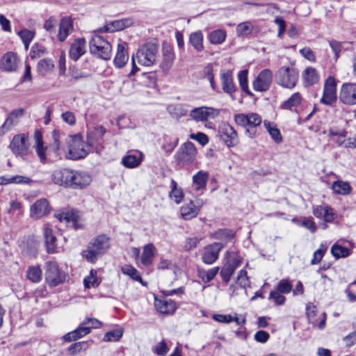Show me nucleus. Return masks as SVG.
I'll use <instances>...</instances> for the list:
<instances>
[{
    "label": "nucleus",
    "mask_w": 356,
    "mask_h": 356,
    "mask_svg": "<svg viewBox=\"0 0 356 356\" xmlns=\"http://www.w3.org/2000/svg\"><path fill=\"white\" fill-rule=\"evenodd\" d=\"M219 268L214 267L207 270H199L198 275L204 282L207 283L211 282L216 277Z\"/></svg>",
    "instance_id": "obj_46"
},
{
    "label": "nucleus",
    "mask_w": 356,
    "mask_h": 356,
    "mask_svg": "<svg viewBox=\"0 0 356 356\" xmlns=\"http://www.w3.org/2000/svg\"><path fill=\"white\" fill-rule=\"evenodd\" d=\"M134 23V20L131 17L117 19L106 24L103 27L98 29L97 32L112 33L119 31L131 26Z\"/></svg>",
    "instance_id": "obj_15"
},
{
    "label": "nucleus",
    "mask_w": 356,
    "mask_h": 356,
    "mask_svg": "<svg viewBox=\"0 0 356 356\" xmlns=\"http://www.w3.org/2000/svg\"><path fill=\"white\" fill-rule=\"evenodd\" d=\"M63 134L60 133L59 131L54 130L51 133V136L53 138V143L50 145L49 149L52 150L54 153L58 154V150L60 147V138Z\"/></svg>",
    "instance_id": "obj_55"
},
{
    "label": "nucleus",
    "mask_w": 356,
    "mask_h": 356,
    "mask_svg": "<svg viewBox=\"0 0 356 356\" xmlns=\"http://www.w3.org/2000/svg\"><path fill=\"white\" fill-rule=\"evenodd\" d=\"M88 348V344L86 341H79L71 344L67 351L71 355H75L79 353L81 350H86Z\"/></svg>",
    "instance_id": "obj_50"
},
{
    "label": "nucleus",
    "mask_w": 356,
    "mask_h": 356,
    "mask_svg": "<svg viewBox=\"0 0 356 356\" xmlns=\"http://www.w3.org/2000/svg\"><path fill=\"white\" fill-rule=\"evenodd\" d=\"M218 136L220 140L229 148L236 146L239 143L236 131L228 123H222L219 126Z\"/></svg>",
    "instance_id": "obj_7"
},
{
    "label": "nucleus",
    "mask_w": 356,
    "mask_h": 356,
    "mask_svg": "<svg viewBox=\"0 0 356 356\" xmlns=\"http://www.w3.org/2000/svg\"><path fill=\"white\" fill-rule=\"evenodd\" d=\"M73 174L71 187L72 188H82L89 185L92 181L90 175L86 172L73 170Z\"/></svg>",
    "instance_id": "obj_26"
},
{
    "label": "nucleus",
    "mask_w": 356,
    "mask_h": 356,
    "mask_svg": "<svg viewBox=\"0 0 356 356\" xmlns=\"http://www.w3.org/2000/svg\"><path fill=\"white\" fill-rule=\"evenodd\" d=\"M264 126L269 133L271 138L276 143H280L282 141V136L280 131L271 122L264 121Z\"/></svg>",
    "instance_id": "obj_40"
},
{
    "label": "nucleus",
    "mask_w": 356,
    "mask_h": 356,
    "mask_svg": "<svg viewBox=\"0 0 356 356\" xmlns=\"http://www.w3.org/2000/svg\"><path fill=\"white\" fill-rule=\"evenodd\" d=\"M168 112L176 118H181L187 114V110L181 104L170 105L168 107Z\"/></svg>",
    "instance_id": "obj_54"
},
{
    "label": "nucleus",
    "mask_w": 356,
    "mask_h": 356,
    "mask_svg": "<svg viewBox=\"0 0 356 356\" xmlns=\"http://www.w3.org/2000/svg\"><path fill=\"white\" fill-rule=\"evenodd\" d=\"M268 299L272 300L276 305H283L286 301V298L282 293L276 290L270 293Z\"/></svg>",
    "instance_id": "obj_58"
},
{
    "label": "nucleus",
    "mask_w": 356,
    "mask_h": 356,
    "mask_svg": "<svg viewBox=\"0 0 356 356\" xmlns=\"http://www.w3.org/2000/svg\"><path fill=\"white\" fill-rule=\"evenodd\" d=\"M26 277L31 282L38 283L42 279V270L39 266H31L26 271Z\"/></svg>",
    "instance_id": "obj_43"
},
{
    "label": "nucleus",
    "mask_w": 356,
    "mask_h": 356,
    "mask_svg": "<svg viewBox=\"0 0 356 356\" xmlns=\"http://www.w3.org/2000/svg\"><path fill=\"white\" fill-rule=\"evenodd\" d=\"M110 237L101 234L95 237L82 252V256L88 262L95 264L98 257L104 254L110 248Z\"/></svg>",
    "instance_id": "obj_1"
},
{
    "label": "nucleus",
    "mask_w": 356,
    "mask_h": 356,
    "mask_svg": "<svg viewBox=\"0 0 356 356\" xmlns=\"http://www.w3.org/2000/svg\"><path fill=\"white\" fill-rule=\"evenodd\" d=\"M155 247L153 244L149 243L143 248V252L141 257V262L145 266H149L152 264L154 256Z\"/></svg>",
    "instance_id": "obj_36"
},
{
    "label": "nucleus",
    "mask_w": 356,
    "mask_h": 356,
    "mask_svg": "<svg viewBox=\"0 0 356 356\" xmlns=\"http://www.w3.org/2000/svg\"><path fill=\"white\" fill-rule=\"evenodd\" d=\"M159 43L154 40L145 43L138 49L136 58L138 63L145 66H151L156 60Z\"/></svg>",
    "instance_id": "obj_3"
},
{
    "label": "nucleus",
    "mask_w": 356,
    "mask_h": 356,
    "mask_svg": "<svg viewBox=\"0 0 356 356\" xmlns=\"http://www.w3.org/2000/svg\"><path fill=\"white\" fill-rule=\"evenodd\" d=\"M197 149L190 141L182 144L174 156L178 168H184L193 163L196 159Z\"/></svg>",
    "instance_id": "obj_2"
},
{
    "label": "nucleus",
    "mask_w": 356,
    "mask_h": 356,
    "mask_svg": "<svg viewBox=\"0 0 356 356\" xmlns=\"http://www.w3.org/2000/svg\"><path fill=\"white\" fill-rule=\"evenodd\" d=\"M90 333V328L86 326L82 325V323L74 330L67 333L63 336V339L65 341L71 342L76 341L77 339L87 335Z\"/></svg>",
    "instance_id": "obj_33"
},
{
    "label": "nucleus",
    "mask_w": 356,
    "mask_h": 356,
    "mask_svg": "<svg viewBox=\"0 0 356 356\" xmlns=\"http://www.w3.org/2000/svg\"><path fill=\"white\" fill-rule=\"evenodd\" d=\"M220 81L223 92L229 95L232 99H234L233 94L237 88L234 83L232 72L229 70L222 71L220 73Z\"/></svg>",
    "instance_id": "obj_19"
},
{
    "label": "nucleus",
    "mask_w": 356,
    "mask_h": 356,
    "mask_svg": "<svg viewBox=\"0 0 356 356\" xmlns=\"http://www.w3.org/2000/svg\"><path fill=\"white\" fill-rule=\"evenodd\" d=\"M72 176H74L72 170L63 168L56 170L52 172L51 180L58 186L71 188Z\"/></svg>",
    "instance_id": "obj_14"
},
{
    "label": "nucleus",
    "mask_w": 356,
    "mask_h": 356,
    "mask_svg": "<svg viewBox=\"0 0 356 356\" xmlns=\"http://www.w3.org/2000/svg\"><path fill=\"white\" fill-rule=\"evenodd\" d=\"M17 54L11 51L6 53L3 56L0 61L1 69L6 72H13L17 69Z\"/></svg>",
    "instance_id": "obj_25"
},
{
    "label": "nucleus",
    "mask_w": 356,
    "mask_h": 356,
    "mask_svg": "<svg viewBox=\"0 0 356 356\" xmlns=\"http://www.w3.org/2000/svg\"><path fill=\"white\" fill-rule=\"evenodd\" d=\"M51 209L47 199L38 200L30 208V216L35 219H40L47 216Z\"/></svg>",
    "instance_id": "obj_17"
},
{
    "label": "nucleus",
    "mask_w": 356,
    "mask_h": 356,
    "mask_svg": "<svg viewBox=\"0 0 356 356\" xmlns=\"http://www.w3.org/2000/svg\"><path fill=\"white\" fill-rule=\"evenodd\" d=\"M225 247L222 243H213L204 248L202 255V261L205 264H213L219 257V252Z\"/></svg>",
    "instance_id": "obj_13"
},
{
    "label": "nucleus",
    "mask_w": 356,
    "mask_h": 356,
    "mask_svg": "<svg viewBox=\"0 0 356 356\" xmlns=\"http://www.w3.org/2000/svg\"><path fill=\"white\" fill-rule=\"evenodd\" d=\"M32 182V179L28 177L22 175H14L9 176V184H30Z\"/></svg>",
    "instance_id": "obj_57"
},
{
    "label": "nucleus",
    "mask_w": 356,
    "mask_h": 356,
    "mask_svg": "<svg viewBox=\"0 0 356 356\" xmlns=\"http://www.w3.org/2000/svg\"><path fill=\"white\" fill-rule=\"evenodd\" d=\"M175 58L173 49L170 45H165L163 47V59L160 67L163 71H168L174 63Z\"/></svg>",
    "instance_id": "obj_28"
},
{
    "label": "nucleus",
    "mask_w": 356,
    "mask_h": 356,
    "mask_svg": "<svg viewBox=\"0 0 356 356\" xmlns=\"http://www.w3.org/2000/svg\"><path fill=\"white\" fill-rule=\"evenodd\" d=\"M238 79L239 85L242 90L244 91L246 94L252 95V94L251 93L248 88V70H244L240 71L238 74Z\"/></svg>",
    "instance_id": "obj_48"
},
{
    "label": "nucleus",
    "mask_w": 356,
    "mask_h": 356,
    "mask_svg": "<svg viewBox=\"0 0 356 356\" xmlns=\"http://www.w3.org/2000/svg\"><path fill=\"white\" fill-rule=\"evenodd\" d=\"M43 235L44 238V244L46 250L49 254H54L57 252V239L53 230L49 225H46L43 229Z\"/></svg>",
    "instance_id": "obj_22"
},
{
    "label": "nucleus",
    "mask_w": 356,
    "mask_h": 356,
    "mask_svg": "<svg viewBox=\"0 0 356 356\" xmlns=\"http://www.w3.org/2000/svg\"><path fill=\"white\" fill-rule=\"evenodd\" d=\"M121 270L123 274L129 275L136 281L140 282L143 285H146V283L143 282L140 273L134 267L129 265H125L122 267Z\"/></svg>",
    "instance_id": "obj_44"
},
{
    "label": "nucleus",
    "mask_w": 356,
    "mask_h": 356,
    "mask_svg": "<svg viewBox=\"0 0 356 356\" xmlns=\"http://www.w3.org/2000/svg\"><path fill=\"white\" fill-rule=\"evenodd\" d=\"M155 307L158 312L165 314H172L177 309L176 302L171 299H155Z\"/></svg>",
    "instance_id": "obj_27"
},
{
    "label": "nucleus",
    "mask_w": 356,
    "mask_h": 356,
    "mask_svg": "<svg viewBox=\"0 0 356 356\" xmlns=\"http://www.w3.org/2000/svg\"><path fill=\"white\" fill-rule=\"evenodd\" d=\"M211 236L212 238L220 241V243H224L225 245L234 239L235 233L229 229H219L212 233Z\"/></svg>",
    "instance_id": "obj_31"
},
{
    "label": "nucleus",
    "mask_w": 356,
    "mask_h": 356,
    "mask_svg": "<svg viewBox=\"0 0 356 356\" xmlns=\"http://www.w3.org/2000/svg\"><path fill=\"white\" fill-rule=\"evenodd\" d=\"M253 26L250 22H244L237 25L236 31L238 36H246L252 31Z\"/></svg>",
    "instance_id": "obj_49"
},
{
    "label": "nucleus",
    "mask_w": 356,
    "mask_h": 356,
    "mask_svg": "<svg viewBox=\"0 0 356 356\" xmlns=\"http://www.w3.org/2000/svg\"><path fill=\"white\" fill-rule=\"evenodd\" d=\"M302 101L300 92L293 93L287 100L284 101L280 106L282 109L291 110L293 107L299 106Z\"/></svg>",
    "instance_id": "obj_37"
},
{
    "label": "nucleus",
    "mask_w": 356,
    "mask_h": 356,
    "mask_svg": "<svg viewBox=\"0 0 356 356\" xmlns=\"http://www.w3.org/2000/svg\"><path fill=\"white\" fill-rule=\"evenodd\" d=\"M122 328L114 329L105 333L103 340L104 341H118L123 335Z\"/></svg>",
    "instance_id": "obj_47"
},
{
    "label": "nucleus",
    "mask_w": 356,
    "mask_h": 356,
    "mask_svg": "<svg viewBox=\"0 0 356 356\" xmlns=\"http://www.w3.org/2000/svg\"><path fill=\"white\" fill-rule=\"evenodd\" d=\"M298 78V70L290 67H281L275 74L276 83L288 89H293L296 86Z\"/></svg>",
    "instance_id": "obj_5"
},
{
    "label": "nucleus",
    "mask_w": 356,
    "mask_h": 356,
    "mask_svg": "<svg viewBox=\"0 0 356 356\" xmlns=\"http://www.w3.org/2000/svg\"><path fill=\"white\" fill-rule=\"evenodd\" d=\"M293 289V285L287 279L281 280L276 286V291L282 294L289 293Z\"/></svg>",
    "instance_id": "obj_53"
},
{
    "label": "nucleus",
    "mask_w": 356,
    "mask_h": 356,
    "mask_svg": "<svg viewBox=\"0 0 356 356\" xmlns=\"http://www.w3.org/2000/svg\"><path fill=\"white\" fill-rule=\"evenodd\" d=\"M226 32L222 29L211 31L209 35V40L213 44H222L226 38Z\"/></svg>",
    "instance_id": "obj_41"
},
{
    "label": "nucleus",
    "mask_w": 356,
    "mask_h": 356,
    "mask_svg": "<svg viewBox=\"0 0 356 356\" xmlns=\"http://www.w3.org/2000/svg\"><path fill=\"white\" fill-rule=\"evenodd\" d=\"M54 64L50 59L40 60L37 65L38 72L42 75H46L54 70Z\"/></svg>",
    "instance_id": "obj_45"
},
{
    "label": "nucleus",
    "mask_w": 356,
    "mask_h": 356,
    "mask_svg": "<svg viewBox=\"0 0 356 356\" xmlns=\"http://www.w3.org/2000/svg\"><path fill=\"white\" fill-rule=\"evenodd\" d=\"M202 206V200H197L196 201L190 200L188 202L185 203L180 209V212L182 218L188 220L197 216Z\"/></svg>",
    "instance_id": "obj_18"
},
{
    "label": "nucleus",
    "mask_w": 356,
    "mask_h": 356,
    "mask_svg": "<svg viewBox=\"0 0 356 356\" xmlns=\"http://www.w3.org/2000/svg\"><path fill=\"white\" fill-rule=\"evenodd\" d=\"M74 31L73 21L70 17H62L59 23L58 33L56 34L60 42H64L67 36Z\"/></svg>",
    "instance_id": "obj_21"
},
{
    "label": "nucleus",
    "mask_w": 356,
    "mask_h": 356,
    "mask_svg": "<svg viewBox=\"0 0 356 356\" xmlns=\"http://www.w3.org/2000/svg\"><path fill=\"white\" fill-rule=\"evenodd\" d=\"M331 253L336 258H346L351 254V251L346 247L334 243L331 248Z\"/></svg>",
    "instance_id": "obj_42"
},
{
    "label": "nucleus",
    "mask_w": 356,
    "mask_h": 356,
    "mask_svg": "<svg viewBox=\"0 0 356 356\" xmlns=\"http://www.w3.org/2000/svg\"><path fill=\"white\" fill-rule=\"evenodd\" d=\"M54 217L60 222H65L67 226H72L75 230L81 227L79 223L80 216L77 210H62L54 213Z\"/></svg>",
    "instance_id": "obj_11"
},
{
    "label": "nucleus",
    "mask_w": 356,
    "mask_h": 356,
    "mask_svg": "<svg viewBox=\"0 0 356 356\" xmlns=\"http://www.w3.org/2000/svg\"><path fill=\"white\" fill-rule=\"evenodd\" d=\"M17 123V122L15 121L14 118L8 115L4 123L1 127L0 134H4L6 132L10 131Z\"/></svg>",
    "instance_id": "obj_61"
},
{
    "label": "nucleus",
    "mask_w": 356,
    "mask_h": 356,
    "mask_svg": "<svg viewBox=\"0 0 356 356\" xmlns=\"http://www.w3.org/2000/svg\"><path fill=\"white\" fill-rule=\"evenodd\" d=\"M143 160V155L140 152H136L134 154H129L122 159V165L128 168L138 167Z\"/></svg>",
    "instance_id": "obj_29"
},
{
    "label": "nucleus",
    "mask_w": 356,
    "mask_h": 356,
    "mask_svg": "<svg viewBox=\"0 0 356 356\" xmlns=\"http://www.w3.org/2000/svg\"><path fill=\"white\" fill-rule=\"evenodd\" d=\"M236 283L243 289H246V287L250 286V282L248 277L247 271L245 269H241L238 273Z\"/></svg>",
    "instance_id": "obj_51"
},
{
    "label": "nucleus",
    "mask_w": 356,
    "mask_h": 356,
    "mask_svg": "<svg viewBox=\"0 0 356 356\" xmlns=\"http://www.w3.org/2000/svg\"><path fill=\"white\" fill-rule=\"evenodd\" d=\"M86 53V40L84 38H76L71 44L69 56L74 61L78 60Z\"/></svg>",
    "instance_id": "obj_23"
},
{
    "label": "nucleus",
    "mask_w": 356,
    "mask_h": 356,
    "mask_svg": "<svg viewBox=\"0 0 356 356\" xmlns=\"http://www.w3.org/2000/svg\"><path fill=\"white\" fill-rule=\"evenodd\" d=\"M57 25V20L55 17H50L44 23V29L47 31L51 35H56V27Z\"/></svg>",
    "instance_id": "obj_59"
},
{
    "label": "nucleus",
    "mask_w": 356,
    "mask_h": 356,
    "mask_svg": "<svg viewBox=\"0 0 356 356\" xmlns=\"http://www.w3.org/2000/svg\"><path fill=\"white\" fill-rule=\"evenodd\" d=\"M46 51V48L42 44L39 43L34 44L30 51V57L32 59H35L39 58L44 54Z\"/></svg>",
    "instance_id": "obj_56"
},
{
    "label": "nucleus",
    "mask_w": 356,
    "mask_h": 356,
    "mask_svg": "<svg viewBox=\"0 0 356 356\" xmlns=\"http://www.w3.org/2000/svg\"><path fill=\"white\" fill-rule=\"evenodd\" d=\"M339 98L344 104H356V83H343L339 91Z\"/></svg>",
    "instance_id": "obj_12"
},
{
    "label": "nucleus",
    "mask_w": 356,
    "mask_h": 356,
    "mask_svg": "<svg viewBox=\"0 0 356 356\" xmlns=\"http://www.w3.org/2000/svg\"><path fill=\"white\" fill-rule=\"evenodd\" d=\"M44 268L45 281L50 287H55L65 282V273L59 268L56 261H47Z\"/></svg>",
    "instance_id": "obj_6"
},
{
    "label": "nucleus",
    "mask_w": 356,
    "mask_h": 356,
    "mask_svg": "<svg viewBox=\"0 0 356 356\" xmlns=\"http://www.w3.org/2000/svg\"><path fill=\"white\" fill-rule=\"evenodd\" d=\"M152 351L159 356L165 355L169 351V348L167 343L163 340L158 343L152 349Z\"/></svg>",
    "instance_id": "obj_60"
},
{
    "label": "nucleus",
    "mask_w": 356,
    "mask_h": 356,
    "mask_svg": "<svg viewBox=\"0 0 356 356\" xmlns=\"http://www.w3.org/2000/svg\"><path fill=\"white\" fill-rule=\"evenodd\" d=\"M332 190L335 193L339 195H348L351 191V186L349 183L343 181H336L332 184Z\"/></svg>",
    "instance_id": "obj_39"
},
{
    "label": "nucleus",
    "mask_w": 356,
    "mask_h": 356,
    "mask_svg": "<svg viewBox=\"0 0 356 356\" xmlns=\"http://www.w3.org/2000/svg\"><path fill=\"white\" fill-rule=\"evenodd\" d=\"M329 44L334 54V60H337L342 49L341 42L334 40H332L329 41Z\"/></svg>",
    "instance_id": "obj_64"
},
{
    "label": "nucleus",
    "mask_w": 356,
    "mask_h": 356,
    "mask_svg": "<svg viewBox=\"0 0 356 356\" xmlns=\"http://www.w3.org/2000/svg\"><path fill=\"white\" fill-rule=\"evenodd\" d=\"M18 35L20 37L21 40L23 42H31L33 40L34 36H35V32L30 31L29 29H24L21 30L18 33Z\"/></svg>",
    "instance_id": "obj_62"
},
{
    "label": "nucleus",
    "mask_w": 356,
    "mask_h": 356,
    "mask_svg": "<svg viewBox=\"0 0 356 356\" xmlns=\"http://www.w3.org/2000/svg\"><path fill=\"white\" fill-rule=\"evenodd\" d=\"M302 79L306 86H313L319 81V75L315 68L307 67L302 72Z\"/></svg>",
    "instance_id": "obj_34"
},
{
    "label": "nucleus",
    "mask_w": 356,
    "mask_h": 356,
    "mask_svg": "<svg viewBox=\"0 0 356 356\" xmlns=\"http://www.w3.org/2000/svg\"><path fill=\"white\" fill-rule=\"evenodd\" d=\"M127 43L121 42L118 43L117 52L113 60L114 65L118 68L123 67L129 60V54L127 51Z\"/></svg>",
    "instance_id": "obj_24"
},
{
    "label": "nucleus",
    "mask_w": 356,
    "mask_h": 356,
    "mask_svg": "<svg viewBox=\"0 0 356 356\" xmlns=\"http://www.w3.org/2000/svg\"><path fill=\"white\" fill-rule=\"evenodd\" d=\"M234 272V267H232L229 264L226 263L220 272L222 281L227 284Z\"/></svg>",
    "instance_id": "obj_52"
},
{
    "label": "nucleus",
    "mask_w": 356,
    "mask_h": 356,
    "mask_svg": "<svg viewBox=\"0 0 356 356\" xmlns=\"http://www.w3.org/2000/svg\"><path fill=\"white\" fill-rule=\"evenodd\" d=\"M171 191L170 193V197L173 200L176 204H179L182 202L184 198L183 190L181 188L177 187V182L172 179L170 182Z\"/></svg>",
    "instance_id": "obj_38"
},
{
    "label": "nucleus",
    "mask_w": 356,
    "mask_h": 356,
    "mask_svg": "<svg viewBox=\"0 0 356 356\" xmlns=\"http://www.w3.org/2000/svg\"><path fill=\"white\" fill-rule=\"evenodd\" d=\"M72 143L69 144V151L67 158L72 160H78L85 158L88 151L86 149V145L83 140L78 136H74Z\"/></svg>",
    "instance_id": "obj_10"
},
{
    "label": "nucleus",
    "mask_w": 356,
    "mask_h": 356,
    "mask_svg": "<svg viewBox=\"0 0 356 356\" xmlns=\"http://www.w3.org/2000/svg\"><path fill=\"white\" fill-rule=\"evenodd\" d=\"M189 137L190 138L197 141L202 146H204L209 143V137L202 132L191 134Z\"/></svg>",
    "instance_id": "obj_63"
},
{
    "label": "nucleus",
    "mask_w": 356,
    "mask_h": 356,
    "mask_svg": "<svg viewBox=\"0 0 356 356\" xmlns=\"http://www.w3.org/2000/svg\"><path fill=\"white\" fill-rule=\"evenodd\" d=\"M90 52L91 54L102 60H109L111 56V44L104 40L102 36L94 35L89 42Z\"/></svg>",
    "instance_id": "obj_4"
},
{
    "label": "nucleus",
    "mask_w": 356,
    "mask_h": 356,
    "mask_svg": "<svg viewBox=\"0 0 356 356\" xmlns=\"http://www.w3.org/2000/svg\"><path fill=\"white\" fill-rule=\"evenodd\" d=\"M273 79V73L270 70H262L253 82L254 90L259 92L266 91L269 89Z\"/></svg>",
    "instance_id": "obj_16"
},
{
    "label": "nucleus",
    "mask_w": 356,
    "mask_h": 356,
    "mask_svg": "<svg viewBox=\"0 0 356 356\" xmlns=\"http://www.w3.org/2000/svg\"><path fill=\"white\" fill-rule=\"evenodd\" d=\"M203 38L201 31L191 33L189 35V43L197 52L204 50Z\"/></svg>",
    "instance_id": "obj_35"
},
{
    "label": "nucleus",
    "mask_w": 356,
    "mask_h": 356,
    "mask_svg": "<svg viewBox=\"0 0 356 356\" xmlns=\"http://www.w3.org/2000/svg\"><path fill=\"white\" fill-rule=\"evenodd\" d=\"M209 110L213 111V109L205 106L195 108L191 111L189 115L196 122H204L211 114Z\"/></svg>",
    "instance_id": "obj_32"
},
{
    "label": "nucleus",
    "mask_w": 356,
    "mask_h": 356,
    "mask_svg": "<svg viewBox=\"0 0 356 356\" xmlns=\"http://www.w3.org/2000/svg\"><path fill=\"white\" fill-rule=\"evenodd\" d=\"M337 99V81L333 76H330L324 83L323 96L320 102L330 106L335 103Z\"/></svg>",
    "instance_id": "obj_8"
},
{
    "label": "nucleus",
    "mask_w": 356,
    "mask_h": 356,
    "mask_svg": "<svg viewBox=\"0 0 356 356\" xmlns=\"http://www.w3.org/2000/svg\"><path fill=\"white\" fill-rule=\"evenodd\" d=\"M9 147L12 152L16 156H26L28 154L29 148L28 136L24 134L15 135Z\"/></svg>",
    "instance_id": "obj_9"
},
{
    "label": "nucleus",
    "mask_w": 356,
    "mask_h": 356,
    "mask_svg": "<svg viewBox=\"0 0 356 356\" xmlns=\"http://www.w3.org/2000/svg\"><path fill=\"white\" fill-rule=\"evenodd\" d=\"M209 174L207 171L200 170L195 173L193 177V184L195 186V191H199L206 188L209 180Z\"/></svg>",
    "instance_id": "obj_30"
},
{
    "label": "nucleus",
    "mask_w": 356,
    "mask_h": 356,
    "mask_svg": "<svg viewBox=\"0 0 356 356\" xmlns=\"http://www.w3.org/2000/svg\"><path fill=\"white\" fill-rule=\"evenodd\" d=\"M248 121L247 125H245V134L250 138H254L259 135L257 128L261 124V118L257 113H248Z\"/></svg>",
    "instance_id": "obj_20"
}]
</instances>
